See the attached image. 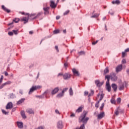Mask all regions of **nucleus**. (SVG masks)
<instances>
[{
	"instance_id": "b1692460",
	"label": "nucleus",
	"mask_w": 129,
	"mask_h": 129,
	"mask_svg": "<svg viewBox=\"0 0 129 129\" xmlns=\"http://www.w3.org/2000/svg\"><path fill=\"white\" fill-rule=\"evenodd\" d=\"M12 32L14 35H18L20 32H19V30H13Z\"/></svg>"
},
{
	"instance_id": "ddd939ff",
	"label": "nucleus",
	"mask_w": 129,
	"mask_h": 129,
	"mask_svg": "<svg viewBox=\"0 0 129 129\" xmlns=\"http://www.w3.org/2000/svg\"><path fill=\"white\" fill-rule=\"evenodd\" d=\"M58 91H59V89L58 87L54 88V89L51 92L52 95H54V94H56V93H57Z\"/></svg>"
},
{
	"instance_id": "9b49d317",
	"label": "nucleus",
	"mask_w": 129,
	"mask_h": 129,
	"mask_svg": "<svg viewBox=\"0 0 129 129\" xmlns=\"http://www.w3.org/2000/svg\"><path fill=\"white\" fill-rule=\"evenodd\" d=\"M95 83L96 84L97 87H100V86H102L103 84L102 83L100 82L99 80H96L95 81Z\"/></svg>"
},
{
	"instance_id": "2eb2a0df",
	"label": "nucleus",
	"mask_w": 129,
	"mask_h": 129,
	"mask_svg": "<svg viewBox=\"0 0 129 129\" xmlns=\"http://www.w3.org/2000/svg\"><path fill=\"white\" fill-rule=\"evenodd\" d=\"M58 128H63V124H62V121H59L57 123Z\"/></svg>"
},
{
	"instance_id": "09e8293b",
	"label": "nucleus",
	"mask_w": 129,
	"mask_h": 129,
	"mask_svg": "<svg viewBox=\"0 0 129 129\" xmlns=\"http://www.w3.org/2000/svg\"><path fill=\"white\" fill-rule=\"evenodd\" d=\"M2 112L4 114H8V112H7V111H6V110H2Z\"/></svg>"
},
{
	"instance_id": "2f4dec72",
	"label": "nucleus",
	"mask_w": 129,
	"mask_h": 129,
	"mask_svg": "<svg viewBox=\"0 0 129 129\" xmlns=\"http://www.w3.org/2000/svg\"><path fill=\"white\" fill-rule=\"evenodd\" d=\"M32 93H33V87H32L31 88H30V90L28 93V94H29V95L30 94H32Z\"/></svg>"
},
{
	"instance_id": "052dcab7",
	"label": "nucleus",
	"mask_w": 129,
	"mask_h": 129,
	"mask_svg": "<svg viewBox=\"0 0 129 129\" xmlns=\"http://www.w3.org/2000/svg\"><path fill=\"white\" fill-rule=\"evenodd\" d=\"M60 16H57L56 17V20H59V19H60Z\"/></svg>"
},
{
	"instance_id": "c03bdc74",
	"label": "nucleus",
	"mask_w": 129,
	"mask_h": 129,
	"mask_svg": "<svg viewBox=\"0 0 129 129\" xmlns=\"http://www.w3.org/2000/svg\"><path fill=\"white\" fill-rule=\"evenodd\" d=\"M67 90H68V88H66L62 90V93L64 94V92L67 91Z\"/></svg>"
},
{
	"instance_id": "774afa93",
	"label": "nucleus",
	"mask_w": 129,
	"mask_h": 129,
	"mask_svg": "<svg viewBox=\"0 0 129 129\" xmlns=\"http://www.w3.org/2000/svg\"><path fill=\"white\" fill-rule=\"evenodd\" d=\"M126 72H127V74H129V70L128 69L126 70Z\"/></svg>"
},
{
	"instance_id": "864d4df0",
	"label": "nucleus",
	"mask_w": 129,
	"mask_h": 129,
	"mask_svg": "<svg viewBox=\"0 0 129 129\" xmlns=\"http://www.w3.org/2000/svg\"><path fill=\"white\" fill-rule=\"evenodd\" d=\"M20 93L22 95L24 94V92H23L22 90H20L19 91Z\"/></svg>"
},
{
	"instance_id": "79ce46f5",
	"label": "nucleus",
	"mask_w": 129,
	"mask_h": 129,
	"mask_svg": "<svg viewBox=\"0 0 129 129\" xmlns=\"http://www.w3.org/2000/svg\"><path fill=\"white\" fill-rule=\"evenodd\" d=\"M124 57H125V52L123 51L122 52V57L124 58Z\"/></svg>"
},
{
	"instance_id": "c9c22d12",
	"label": "nucleus",
	"mask_w": 129,
	"mask_h": 129,
	"mask_svg": "<svg viewBox=\"0 0 129 129\" xmlns=\"http://www.w3.org/2000/svg\"><path fill=\"white\" fill-rule=\"evenodd\" d=\"M103 107H104V103H103L100 107V110H102L103 109Z\"/></svg>"
},
{
	"instance_id": "a878e982",
	"label": "nucleus",
	"mask_w": 129,
	"mask_h": 129,
	"mask_svg": "<svg viewBox=\"0 0 129 129\" xmlns=\"http://www.w3.org/2000/svg\"><path fill=\"white\" fill-rule=\"evenodd\" d=\"M108 72H109V70H108V68H106V69H105L104 71V75H105V74H107Z\"/></svg>"
},
{
	"instance_id": "58836bf2",
	"label": "nucleus",
	"mask_w": 129,
	"mask_h": 129,
	"mask_svg": "<svg viewBox=\"0 0 129 129\" xmlns=\"http://www.w3.org/2000/svg\"><path fill=\"white\" fill-rule=\"evenodd\" d=\"M59 32H60V30H54L53 31V33L54 34H58V33H59Z\"/></svg>"
},
{
	"instance_id": "9d476101",
	"label": "nucleus",
	"mask_w": 129,
	"mask_h": 129,
	"mask_svg": "<svg viewBox=\"0 0 129 129\" xmlns=\"http://www.w3.org/2000/svg\"><path fill=\"white\" fill-rule=\"evenodd\" d=\"M50 6L52 9H55L57 7V5L55 4V2L53 1H50Z\"/></svg>"
},
{
	"instance_id": "1a4fd4ad",
	"label": "nucleus",
	"mask_w": 129,
	"mask_h": 129,
	"mask_svg": "<svg viewBox=\"0 0 129 129\" xmlns=\"http://www.w3.org/2000/svg\"><path fill=\"white\" fill-rule=\"evenodd\" d=\"M49 10H50V7L43 8V10L44 11V15H49Z\"/></svg>"
},
{
	"instance_id": "393cba45",
	"label": "nucleus",
	"mask_w": 129,
	"mask_h": 129,
	"mask_svg": "<svg viewBox=\"0 0 129 129\" xmlns=\"http://www.w3.org/2000/svg\"><path fill=\"white\" fill-rule=\"evenodd\" d=\"M27 112L28 113H29V114H31V113H33V109H31V108H29V109H28L27 110H26Z\"/></svg>"
},
{
	"instance_id": "cd10ccee",
	"label": "nucleus",
	"mask_w": 129,
	"mask_h": 129,
	"mask_svg": "<svg viewBox=\"0 0 129 129\" xmlns=\"http://www.w3.org/2000/svg\"><path fill=\"white\" fill-rule=\"evenodd\" d=\"M13 22H14V23H19V22H20V19L19 18H15L14 19H13Z\"/></svg>"
},
{
	"instance_id": "a18cd8bd",
	"label": "nucleus",
	"mask_w": 129,
	"mask_h": 129,
	"mask_svg": "<svg viewBox=\"0 0 129 129\" xmlns=\"http://www.w3.org/2000/svg\"><path fill=\"white\" fill-rule=\"evenodd\" d=\"M8 35L9 36H13L14 35V33L12 32H8Z\"/></svg>"
},
{
	"instance_id": "f03ea898",
	"label": "nucleus",
	"mask_w": 129,
	"mask_h": 129,
	"mask_svg": "<svg viewBox=\"0 0 129 129\" xmlns=\"http://www.w3.org/2000/svg\"><path fill=\"white\" fill-rule=\"evenodd\" d=\"M106 76H109V79L111 78L112 81H116L117 80L116 75L113 73H112L110 75H106Z\"/></svg>"
},
{
	"instance_id": "f3484780",
	"label": "nucleus",
	"mask_w": 129,
	"mask_h": 129,
	"mask_svg": "<svg viewBox=\"0 0 129 129\" xmlns=\"http://www.w3.org/2000/svg\"><path fill=\"white\" fill-rule=\"evenodd\" d=\"M112 88H113L114 91H116L117 89V85L115 84H112L111 85Z\"/></svg>"
},
{
	"instance_id": "6ab92c4d",
	"label": "nucleus",
	"mask_w": 129,
	"mask_h": 129,
	"mask_svg": "<svg viewBox=\"0 0 129 129\" xmlns=\"http://www.w3.org/2000/svg\"><path fill=\"white\" fill-rule=\"evenodd\" d=\"M24 101H25V98H22L20 100H19L17 102V104L18 105H19V104H21L22 103H23V102H24Z\"/></svg>"
},
{
	"instance_id": "7ed1b4c3",
	"label": "nucleus",
	"mask_w": 129,
	"mask_h": 129,
	"mask_svg": "<svg viewBox=\"0 0 129 129\" xmlns=\"http://www.w3.org/2000/svg\"><path fill=\"white\" fill-rule=\"evenodd\" d=\"M10 84H12V82L7 81V82L3 83L1 86H0V89H3L5 86L7 85H10Z\"/></svg>"
},
{
	"instance_id": "e2e57ef3",
	"label": "nucleus",
	"mask_w": 129,
	"mask_h": 129,
	"mask_svg": "<svg viewBox=\"0 0 129 129\" xmlns=\"http://www.w3.org/2000/svg\"><path fill=\"white\" fill-rule=\"evenodd\" d=\"M21 15H28V14H25V12H23L21 13Z\"/></svg>"
},
{
	"instance_id": "0e129e2a",
	"label": "nucleus",
	"mask_w": 129,
	"mask_h": 129,
	"mask_svg": "<svg viewBox=\"0 0 129 129\" xmlns=\"http://www.w3.org/2000/svg\"><path fill=\"white\" fill-rule=\"evenodd\" d=\"M71 117H73L75 116V114H72L71 115Z\"/></svg>"
},
{
	"instance_id": "5701e85b",
	"label": "nucleus",
	"mask_w": 129,
	"mask_h": 129,
	"mask_svg": "<svg viewBox=\"0 0 129 129\" xmlns=\"http://www.w3.org/2000/svg\"><path fill=\"white\" fill-rule=\"evenodd\" d=\"M112 4H113V5H114V4L119 5L120 4V2H119V0H116L115 1H113L112 2Z\"/></svg>"
},
{
	"instance_id": "4d7b16f0",
	"label": "nucleus",
	"mask_w": 129,
	"mask_h": 129,
	"mask_svg": "<svg viewBox=\"0 0 129 129\" xmlns=\"http://www.w3.org/2000/svg\"><path fill=\"white\" fill-rule=\"evenodd\" d=\"M5 76H8V75H9V73L7 72H5Z\"/></svg>"
},
{
	"instance_id": "ea45409f",
	"label": "nucleus",
	"mask_w": 129,
	"mask_h": 129,
	"mask_svg": "<svg viewBox=\"0 0 129 129\" xmlns=\"http://www.w3.org/2000/svg\"><path fill=\"white\" fill-rule=\"evenodd\" d=\"M111 103L113 104H115V100L114 99H112L111 100Z\"/></svg>"
},
{
	"instance_id": "8fccbe9b",
	"label": "nucleus",
	"mask_w": 129,
	"mask_h": 129,
	"mask_svg": "<svg viewBox=\"0 0 129 129\" xmlns=\"http://www.w3.org/2000/svg\"><path fill=\"white\" fill-rule=\"evenodd\" d=\"M79 53L80 55H84L85 54L84 51H81V52H80Z\"/></svg>"
},
{
	"instance_id": "4c0bfd02",
	"label": "nucleus",
	"mask_w": 129,
	"mask_h": 129,
	"mask_svg": "<svg viewBox=\"0 0 129 129\" xmlns=\"http://www.w3.org/2000/svg\"><path fill=\"white\" fill-rule=\"evenodd\" d=\"M42 14H43L42 13H39L37 14V16L35 17H33V19H36L37 18H38V17H40V16H41L42 15Z\"/></svg>"
},
{
	"instance_id": "4468645a",
	"label": "nucleus",
	"mask_w": 129,
	"mask_h": 129,
	"mask_svg": "<svg viewBox=\"0 0 129 129\" xmlns=\"http://www.w3.org/2000/svg\"><path fill=\"white\" fill-rule=\"evenodd\" d=\"M17 123L19 128H23V126H24V124L22 122H17Z\"/></svg>"
},
{
	"instance_id": "7c9ffc66",
	"label": "nucleus",
	"mask_w": 129,
	"mask_h": 129,
	"mask_svg": "<svg viewBox=\"0 0 129 129\" xmlns=\"http://www.w3.org/2000/svg\"><path fill=\"white\" fill-rule=\"evenodd\" d=\"M122 64H126V59L125 58H123L121 61Z\"/></svg>"
},
{
	"instance_id": "49530a36",
	"label": "nucleus",
	"mask_w": 129,
	"mask_h": 129,
	"mask_svg": "<svg viewBox=\"0 0 129 129\" xmlns=\"http://www.w3.org/2000/svg\"><path fill=\"white\" fill-rule=\"evenodd\" d=\"M93 93H94L93 91H91V93H90V94H89L88 97H90V96H92V95H93Z\"/></svg>"
},
{
	"instance_id": "680f3d73",
	"label": "nucleus",
	"mask_w": 129,
	"mask_h": 129,
	"mask_svg": "<svg viewBox=\"0 0 129 129\" xmlns=\"http://www.w3.org/2000/svg\"><path fill=\"white\" fill-rule=\"evenodd\" d=\"M64 66H65V67H67L68 66V63H67V62L64 63Z\"/></svg>"
},
{
	"instance_id": "e433bc0d",
	"label": "nucleus",
	"mask_w": 129,
	"mask_h": 129,
	"mask_svg": "<svg viewBox=\"0 0 129 129\" xmlns=\"http://www.w3.org/2000/svg\"><path fill=\"white\" fill-rule=\"evenodd\" d=\"M99 102H100L99 101H98L97 103L95 104V107H97V108H98L99 107Z\"/></svg>"
},
{
	"instance_id": "bb28decb",
	"label": "nucleus",
	"mask_w": 129,
	"mask_h": 129,
	"mask_svg": "<svg viewBox=\"0 0 129 129\" xmlns=\"http://www.w3.org/2000/svg\"><path fill=\"white\" fill-rule=\"evenodd\" d=\"M124 88V86L123 85V84L120 85L119 87V90H123Z\"/></svg>"
},
{
	"instance_id": "de8ad7c7",
	"label": "nucleus",
	"mask_w": 129,
	"mask_h": 129,
	"mask_svg": "<svg viewBox=\"0 0 129 129\" xmlns=\"http://www.w3.org/2000/svg\"><path fill=\"white\" fill-rule=\"evenodd\" d=\"M10 97L11 98H14V94L13 93H12V94H11L10 95Z\"/></svg>"
},
{
	"instance_id": "aec40b11",
	"label": "nucleus",
	"mask_w": 129,
	"mask_h": 129,
	"mask_svg": "<svg viewBox=\"0 0 129 129\" xmlns=\"http://www.w3.org/2000/svg\"><path fill=\"white\" fill-rule=\"evenodd\" d=\"M41 88V86H35L33 87V91L34 90H37V89H40Z\"/></svg>"
},
{
	"instance_id": "37998d69",
	"label": "nucleus",
	"mask_w": 129,
	"mask_h": 129,
	"mask_svg": "<svg viewBox=\"0 0 129 129\" xmlns=\"http://www.w3.org/2000/svg\"><path fill=\"white\" fill-rule=\"evenodd\" d=\"M120 101H121V99H120V98H118L117 99V103H120Z\"/></svg>"
},
{
	"instance_id": "a19ab883",
	"label": "nucleus",
	"mask_w": 129,
	"mask_h": 129,
	"mask_svg": "<svg viewBox=\"0 0 129 129\" xmlns=\"http://www.w3.org/2000/svg\"><path fill=\"white\" fill-rule=\"evenodd\" d=\"M70 12V11L69 10L66 11L63 14V16H66V15H68V14H69Z\"/></svg>"
},
{
	"instance_id": "6e6552de",
	"label": "nucleus",
	"mask_w": 129,
	"mask_h": 129,
	"mask_svg": "<svg viewBox=\"0 0 129 129\" xmlns=\"http://www.w3.org/2000/svg\"><path fill=\"white\" fill-rule=\"evenodd\" d=\"M63 79L65 80H68L71 77L70 76V74H65L64 75H63Z\"/></svg>"
},
{
	"instance_id": "0eeeda50",
	"label": "nucleus",
	"mask_w": 129,
	"mask_h": 129,
	"mask_svg": "<svg viewBox=\"0 0 129 129\" xmlns=\"http://www.w3.org/2000/svg\"><path fill=\"white\" fill-rule=\"evenodd\" d=\"M105 115V114L104 113V112H102L100 114H98L97 117L98 119H101L102 117H104Z\"/></svg>"
},
{
	"instance_id": "3c124183",
	"label": "nucleus",
	"mask_w": 129,
	"mask_h": 129,
	"mask_svg": "<svg viewBox=\"0 0 129 129\" xmlns=\"http://www.w3.org/2000/svg\"><path fill=\"white\" fill-rule=\"evenodd\" d=\"M98 42V40H97L96 42H93L92 45H95V44H97Z\"/></svg>"
},
{
	"instance_id": "4be33fe9",
	"label": "nucleus",
	"mask_w": 129,
	"mask_h": 129,
	"mask_svg": "<svg viewBox=\"0 0 129 129\" xmlns=\"http://www.w3.org/2000/svg\"><path fill=\"white\" fill-rule=\"evenodd\" d=\"M83 106H81L78 109L76 110V112H81L82 111V108H83Z\"/></svg>"
},
{
	"instance_id": "72a5a7b5",
	"label": "nucleus",
	"mask_w": 129,
	"mask_h": 129,
	"mask_svg": "<svg viewBox=\"0 0 129 129\" xmlns=\"http://www.w3.org/2000/svg\"><path fill=\"white\" fill-rule=\"evenodd\" d=\"M3 80H4V76L2 75L0 79V85L3 83Z\"/></svg>"
},
{
	"instance_id": "c756f323",
	"label": "nucleus",
	"mask_w": 129,
	"mask_h": 129,
	"mask_svg": "<svg viewBox=\"0 0 129 129\" xmlns=\"http://www.w3.org/2000/svg\"><path fill=\"white\" fill-rule=\"evenodd\" d=\"M99 14H96L94 15L91 16V18H98Z\"/></svg>"
},
{
	"instance_id": "5fc2aeb1",
	"label": "nucleus",
	"mask_w": 129,
	"mask_h": 129,
	"mask_svg": "<svg viewBox=\"0 0 129 129\" xmlns=\"http://www.w3.org/2000/svg\"><path fill=\"white\" fill-rule=\"evenodd\" d=\"M124 52L126 53V52H129V48L125 49Z\"/></svg>"
},
{
	"instance_id": "dca6fc26",
	"label": "nucleus",
	"mask_w": 129,
	"mask_h": 129,
	"mask_svg": "<svg viewBox=\"0 0 129 129\" xmlns=\"http://www.w3.org/2000/svg\"><path fill=\"white\" fill-rule=\"evenodd\" d=\"M73 72L74 75L76 76H79V73L78 72V71H77V70H76V69H73Z\"/></svg>"
},
{
	"instance_id": "412c9836",
	"label": "nucleus",
	"mask_w": 129,
	"mask_h": 129,
	"mask_svg": "<svg viewBox=\"0 0 129 129\" xmlns=\"http://www.w3.org/2000/svg\"><path fill=\"white\" fill-rule=\"evenodd\" d=\"M21 114L23 118H27V116H26V114H25L24 111H21Z\"/></svg>"
},
{
	"instance_id": "bf43d9fd",
	"label": "nucleus",
	"mask_w": 129,
	"mask_h": 129,
	"mask_svg": "<svg viewBox=\"0 0 129 129\" xmlns=\"http://www.w3.org/2000/svg\"><path fill=\"white\" fill-rule=\"evenodd\" d=\"M62 75H63V74L59 73V74H58L57 76H58V77H59V76H62Z\"/></svg>"
},
{
	"instance_id": "f257e3e1",
	"label": "nucleus",
	"mask_w": 129,
	"mask_h": 129,
	"mask_svg": "<svg viewBox=\"0 0 129 129\" xmlns=\"http://www.w3.org/2000/svg\"><path fill=\"white\" fill-rule=\"evenodd\" d=\"M105 79H107V81L106 83V86L107 88V90L109 92L110 90H111V87L109 85V76H105Z\"/></svg>"
},
{
	"instance_id": "39448f33",
	"label": "nucleus",
	"mask_w": 129,
	"mask_h": 129,
	"mask_svg": "<svg viewBox=\"0 0 129 129\" xmlns=\"http://www.w3.org/2000/svg\"><path fill=\"white\" fill-rule=\"evenodd\" d=\"M122 70V64H119L116 68V72H120Z\"/></svg>"
},
{
	"instance_id": "423d86ee",
	"label": "nucleus",
	"mask_w": 129,
	"mask_h": 129,
	"mask_svg": "<svg viewBox=\"0 0 129 129\" xmlns=\"http://www.w3.org/2000/svg\"><path fill=\"white\" fill-rule=\"evenodd\" d=\"M6 109H12L13 108V103L12 102H9L6 107Z\"/></svg>"
},
{
	"instance_id": "20e7f679",
	"label": "nucleus",
	"mask_w": 129,
	"mask_h": 129,
	"mask_svg": "<svg viewBox=\"0 0 129 129\" xmlns=\"http://www.w3.org/2000/svg\"><path fill=\"white\" fill-rule=\"evenodd\" d=\"M119 112H120L121 113L123 112V110H121L120 109V108L118 107V108H117V109L115 112V115H118V114H119Z\"/></svg>"
},
{
	"instance_id": "69168bd1",
	"label": "nucleus",
	"mask_w": 129,
	"mask_h": 129,
	"mask_svg": "<svg viewBox=\"0 0 129 129\" xmlns=\"http://www.w3.org/2000/svg\"><path fill=\"white\" fill-rule=\"evenodd\" d=\"M12 111L14 112V111H16V108H13L12 109Z\"/></svg>"
},
{
	"instance_id": "a211bd4d",
	"label": "nucleus",
	"mask_w": 129,
	"mask_h": 129,
	"mask_svg": "<svg viewBox=\"0 0 129 129\" xmlns=\"http://www.w3.org/2000/svg\"><path fill=\"white\" fill-rule=\"evenodd\" d=\"M21 22H24V24H26V23H28V18L27 17H24L23 18H22L21 19Z\"/></svg>"
},
{
	"instance_id": "13d9d810",
	"label": "nucleus",
	"mask_w": 129,
	"mask_h": 129,
	"mask_svg": "<svg viewBox=\"0 0 129 129\" xmlns=\"http://www.w3.org/2000/svg\"><path fill=\"white\" fill-rule=\"evenodd\" d=\"M84 94H85V95H88V92L85 91V92H84Z\"/></svg>"
},
{
	"instance_id": "473e14b6",
	"label": "nucleus",
	"mask_w": 129,
	"mask_h": 129,
	"mask_svg": "<svg viewBox=\"0 0 129 129\" xmlns=\"http://www.w3.org/2000/svg\"><path fill=\"white\" fill-rule=\"evenodd\" d=\"M70 95H73V90H72V88H70Z\"/></svg>"
},
{
	"instance_id": "c85d7f7f",
	"label": "nucleus",
	"mask_w": 129,
	"mask_h": 129,
	"mask_svg": "<svg viewBox=\"0 0 129 129\" xmlns=\"http://www.w3.org/2000/svg\"><path fill=\"white\" fill-rule=\"evenodd\" d=\"M64 95V94L62 92L61 93L58 94L57 95V97L60 98V97H62V96Z\"/></svg>"
},
{
	"instance_id": "6e6d98bb",
	"label": "nucleus",
	"mask_w": 129,
	"mask_h": 129,
	"mask_svg": "<svg viewBox=\"0 0 129 129\" xmlns=\"http://www.w3.org/2000/svg\"><path fill=\"white\" fill-rule=\"evenodd\" d=\"M55 112L56 113H57L58 114H60V112H59V110H55Z\"/></svg>"
},
{
	"instance_id": "f704fd0d",
	"label": "nucleus",
	"mask_w": 129,
	"mask_h": 129,
	"mask_svg": "<svg viewBox=\"0 0 129 129\" xmlns=\"http://www.w3.org/2000/svg\"><path fill=\"white\" fill-rule=\"evenodd\" d=\"M104 96V95L103 94H101L100 95V98L99 101H101V100H102V99H103V97Z\"/></svg>"
},
{
	"instance_id": "603ef678",
	"label": "nucleus",
	"mask_w": 129,
	"mask_h": 129,
	"mask_svg": "<svg viewBox=\"0 0 129 129\" xmlns=\"http://www.w3.org/2000/svg\"><path fill=\"white\" fill-rule=\"evenodd\" d=\"M55 49L57 51V52H59V49H58V46H55Z\"/></svg>"
},
{
	"instance_id": "f8f14e48",
	"label": "nucleus",
	"mask_w": 129,
	"mask_h": 129,
	"mask_svg": "<svg viewBox=\"0 0 129 129\" xmlns=\"http://www.w3.org/2000/svg\"><path fill=\"white\" fill-rule=\"evenodd\" d=\"M2 9L4 11V12H6V13H11V10L8 9V8H6L4 5L2 6Z\"/></svg>"
},
{
	"instance_id": "338daca9",
	"label": "nucleus",
	"mask_w": 129,
	"mask_h": 129,
	"mask_svg": "<svg viewBox=\"0 0 129 129\" xmlns=\"http://www.w3.org/2000/svg\"><path fill=\"white\" fill-rule=\"evenodd\" d=\"M29 34L30 35H32V34H33V31H30Z\"/></svg>"
}]
</instances>
